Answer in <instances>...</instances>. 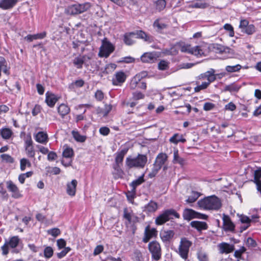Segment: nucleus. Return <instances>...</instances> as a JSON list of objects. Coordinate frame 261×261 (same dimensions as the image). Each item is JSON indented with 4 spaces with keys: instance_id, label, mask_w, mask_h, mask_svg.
Wrapping results in <instances>:
<instances>
[{
    "instance_id": "1",
    "label": "nucleus",
    "mask_w": 261,
    "mask_h": 261,
    "mask_svg": "<svg viewBox=\"0 0 261 261\" xmlns=\"http://www.w3.org/2000/svg\"><path fill=\"white\" fill-rule=\"evenodd\" d=\"M147 162L146 155L138 154L136 156H128L125 160V166L128 169H143Z\"/></svg>"
},
{
    "instance_id": "2",
    "label": "nucleus",
    "mask_w": 261,
    "mask_h": 261,
    "mask_svg": "<svg viewBox=\"0 0 261 261\" xmlns=\"http://www.w3.org/2000/svg\"><path fill=\"white\" fill-rule=\"evenodd\" d=\"M197 204L200 207L205 210H218L221 207L220 200L215 195L200 199Z\"/></svg>"
},
{
    "instance_id": "3",
    "label": "nucleus",
    "mask_w": 261,
    "mask_h": 261,
    "mask_svg": "<svg viewBox=\"0 0 261 261\" xmlns=\"http://www.w3.org/2000/svg\"><path fill=\"white\" fill-rule=\"evenodd\" d=\"M174 217L179 218L180 215L173 209H168L162 212L155 219V223L158 225L165 223Z\"/></svg>"
},
{
    "instance_id": "4",
    "label": "nucleus",
    "mask_w": 261,
    "mask_h": 261,
    "mask_svg": "<svg viewBox=\"0 0 261 261\" xmlns=\"http://www.w3.org/2000/svg\"><path fill=\"white\" fill-rule=\"evenodd\" d=\"M91 7L89 3L75 4L70 5L65 9V13L69 15H77L87 11Z\"/></svg>"
},
{
    "instance_id": "5",
    "label": "nucleus",
    "mask_w": 261,
    "mask_h": 261,
    "mask_svg": "<svg viewBox=\"0 0 261 261\" xmlns=\"http://www.w3.org/2000/svg\"><path fill=\"white\" fill-rule=\"evenodd\" d=\"M167 159L168 156L165 153H160L157 155L153 165V166L152 170L148 174V176L150 178L154 177L156 175L159 171L167 160Z\"/></svg>"
},
{
    "instance_id": "6",
    "label": "nucleus",
    "mask_w": 261,
    "mask_h": 261,
    "mask_svg": "<svg viewBox=\"0 0 261 261\" xmlns=\"http://www.w3.org/2000/svg\"><path fill=\"white\" fill-rule=\"evenodd\" d=\"M114 50L113 45L105 38L101 42V45L99 48L98 56L101 58H108Z\"/></svg>"
},
{
    "instance_id": "7",
    "label": "nucleus",
    "mask_w": 261,
    "mask_h": 261,
    "mask_svg": "<svg viewBox=\"0 0 261 261\" xmlns=\"http://www.w3.org/2000/svg\"><path fill=\"white\" fill-rule=\"evenodd\" d=\"M177 46L182 53H186L193 55L196 56H201L204 52L199 46L192 47L190 45L185 44H179Z\"/></svg>"
},
{
    "instance_id": "8",
    "label": "nucleus",
    "mask_w": 261,
    "mask_h": 261,
    "mask_svg": "<svg viewBox=\"0 0 261 261\" xmlns=\"http://www.w3.org/2000/svg\"><path fill=\"white\" fill-rule=\"evenodd\" d=\"M192 245V242L187 238H182L181 239L178 247V254L183 259H186L188 258L189 249Z\"/></svg>"
},
{
    "instance_id": "9",
    "label": "nucleus",
    "mask_w": 261,
    "mask_h": 261,
    "mask_svg": "<svg viewBox=\"0 0 261 261\" xmlns=\"http://www.w3.org/2000/svg\"><path fill=\"white\" fill-rule=\"evenodd\" d=\"M148 250L151 254L152 258L155 260L160 259L162 255L161 247L156 241H153L148 244Z\"/></svg>"
},
{
    "instance_id": "10",
    "label": "nucleus",
    "mask_w": 261,
    "mask_h": 261,
    "mask_svg": "<svg viewBox=\"0 0 261 261\" xmlns=\"http://www.w3.org/2000/svg\"><path fill=\"white\" fill-rule=\"evenodd\" d=\"M128 150V148L127 147H121L117 153L116 157L115 158V163L117 164V170L119 173V176H121L123 174V171L120 169L121 166L123 165V160L124 156L127 153Z\"/></svg>"
},
{
    "instance_id": "11",
    "label": "nucleus",
    "mask_w": 261,
    "mask_h": 261,
    "mask_svg": "<svg viewBox=\"0 0 261 261\" xmlns=\"http://www.w3.org/2000/svg\"><path fill=\"white\" fill-rule=\"evenodd\" d=\"M183 217L185 220H190L195 218H201L206 219L207 216L205 215L198 213L192 209L186 208L184 211Z\"/></svg>"
},
{
    "instance_id": "12",
    "label": "nucleus",
    "mask_w": 261,
    "mask_h": 261,
    "mask_svg": "<svg viewBox=\"0 0 261 261\" xmlns=\"http://www.w3.org/2000/svg\"><path fill=\"white\" fill-rule=\"evenodd\" d=\"M222 220L223 229L225 231L233 232L234 231L235 225L228 215L223 214Z\"/></svg>"
},
{
    "instance_id": "13",
    "label": "nucleus",
    "mask_w": 261,
    "mask_h": 261,
    "mask_svg": "<svg viewBox=\"0 0 261 261\" xmlns=\"http://www.w3.org/2000/svg\"><path fill=\"white\" fill-rule=\"evenodd\" d=\"M157 232L158 231L155 228H150L149 226H147L145 229L143 242L144 243H147L151 238L156 237Z\"/></svg>"
},
{
    "instance_id": "14",
    "label": "nucleus",
    "mask_w": 261,
    "mask_h": 261,
    "mask_svg": "<svg viewBox=\"0 0 261 261\" xmlns=\"http://www.w3.org/2000/svg\"><path fill=\"white\" fill-rule=\"evenodd\" d=\"M215 72V70L214 69L211 68L210 70L200 74L198 76V79L199 80L206 79L208 82L212 83L215 81L216 79Z\"/></svg>"
},
{
    "instance_id": "15",
    "label": "nucleus",
    "mask_w": 261,
    "mask_h": 261,
    "mask_svg": "<svg viewBox=\"0 0 261 261\" xmlns=\"http://www.w3.org/2000/svg\"><path fill=\"white\" fill-rule=\"evenodd\" d=\"M7 188L12 193V197L14 198H19L22 196L18 187L12 181L7 182Z\"/></svg>"
},
{
    "instance_id": "16",
    "label": "nucleus",
    "mask_w": 261,
    "mask_h": 261,
    "mask_svg": "<svg viewBox=\"0 0 261 261\" xmlns=\"http://www.w3.org/2000/svg\"><path fill=\"white\" fill-rule=\"evenodd\" d=\"M156 53H145L141 57V60L144 63H153L157 59Z\"/></svg>"
},
{
    "instance_id": "17",
    "label": "nucleus",
    "mask_w": 261,
    "mask_h": 261,
    "mask_svg": "<svg viewBox=\"0 0 261 261\" xmlns=\"http://www.w3.org/2000/svg\"><path fill=\"white\" fill-rule=\"evenodd\" d=\"M144 175L140 176L138 179L133 180L130 184V186L132 188L131 189V198H134V195L136 194V188L144 182Z\"/></svg>"
},
{
    "instance_id": "18",
    "label": "nucleus",
    "mask_w": 261,
    "mask_h": 261,
    "mask_svg": "<svg viewBox=\"0 0 261 261\" xmlns=\"http://www.w3.org/2000/svg\"><path fill=\"white\" fill-rule=\"evenodd\" d=\"M158 208V203L153 201L150 200L148 203L146 204L143 207V211L146 214H150L155 212Z\"/></svg>"
},
{
    "instance_id": "19",
    "label": "nucleus",
    "mask_w": 261,
    "mask_h": 261,
    "mask_svg": "<svg viewBox=\"0 0 261 261\" xmlns=\"http://www.w3.org/2000/svg\"><path fill=\"white\" fill-rule=\"evenodd\" d=\"M59 97L55 94L49 92L46 93L45 102L49 107H54Z\"/></svg>"
},
{
    "instance_id": "20",
    "label": "nucleus",
    "mask_w": 261,
    "mask_h": 261,
    "mask_svg": "<svg viewBox=\"0 0 261 261\" xmlns=\"http://www.w3.org/2000/svg\"><path fill=\"white\" fill-rule=\"evenodd\" d=\"M127 77L123 71H119L115 73V86H121Z\"/></svg>"
},
{
    "instance_id": "21",
    "label": "nucleus",
    "mask_w": 261,
    "mask_h": 261,
    "mask_svg": "<svg viewBox=\"0 0 261 261\" xmlns=\"http://www.w3.org/2000/svg\"><path fill=\"white\" fill-rule=\"evenodd\" d=\"M220 252L223 253H229L232 252L234 249L233 245H230L227 243H222L219 245Z\"/></svg>"
},
{
    "instance_id": "22",
    "label": "nucleus",
    "mask_w": 261,
    "mask_h": 261,
    "mask_svg": "<svg viewBox=\"0 0 261 261\" xmlns=\"http://www.w3.org/2000/svg\"><path fill=\"white\" fill-rule=\"evenodd\" d=\"M18 0H1L0 8L4 10L12 8L18 2Z\"/></svg>"
},
{
    "instance_id": "23",
    "label": "nucleus",
    "mask_w": 261,
    "mask_h": 261,
    "mask_svg": "<svg viewBox=\"0 0 261 261\" xmlns=\"http://www.w3.org/2000/svg\"><path fill=\"white\" fill-rule=\"evenodd\" d=\"M174 232L173 230H164L161 232L160 237L164 242H169L173 238Z\"/></svg>"
},
{
    "instance_id": "24",
    "label": "nucleus",
    "mask_w": 261,
    "mask_h": 261,
    "mask_svg": "<svg viewBox=\"0 0 261 261\" xmlns=\"http://www.w3.org/2000/svg\"><path fill=\"white\" fill-rule=\"evenodd\" d=\"M77 182L76 180L73 179L70 182L67 184V193L70 196H74Z\"/></svg>"
},
{
    "instance_id": "25",
    "label": "nucleus",
    "mask_w": 261,
    "mask_h": 261,
    "mask_svg": "<svg viewBox=\"0 0 261 261\" xmlns=\"http://www.w3.org/2000/svg\"><path fill=\"white\" fill-rule=\"evenodd\" d=\"M87 58L88 59H90V58L87 57L86 55L75 58L73 60V64L74 66L77 69H82Z\"/></svg>"
},
{
    "instance_id": "26",
    "label": "nucleus",
    "mask_w": 261,
    "mask_h": 261,
    "mask_svg": "<svg viewBox=\"0 0 261 261\" xmlns=\"http://www.w3.org/2000/svg\"><path fill=\"white\" fill-rule=\"evenodd\" d=\"M146 75V72H141L138 74L136 75L131 80L130 83V88L131 89H135L139 82L140 81L141 79L145 76Z\"/></svg>"
},
{
    "instance_id": "27",
    "label": "nucleus",
    "mask_w": 261,
    "mask_h": 261,
    "mask_svg": "<svg viewBox=\"0 0 261 261\" xmlns=\"http://www.w3.org/2000/svg\"><path fill=\"white\" fill-rule=\"evenodd\" d=\"M134 36L135 34L134 32L125 33L123 36L124 43L127 45H133L135 42Z\"/></svg>"
},
{
    "instance_id": "28",
    "label": "nucleus",
    "mask_w": 261,
    "mask_h": 261,
    "mask_svg": "<svg viewBox=\"0 0 261 261\" xmlns=\"http://www.w3.org/2000/svg\"><path fill=\"white\" fill-rule=\"evenodd\" d=\"M191 226L197 229L198 231L205 230L207 228L206 222L198 221H193L191 222Z\"/></svg>"
},
{
    "instance_id": "29",
    "label": "nucleus",
    "mask_w": 261,
    "mask_h": 261,
    "mask_svg": "<svg viewBox=\"0 0 261 261\" xmlns=\"http://www.w3.org/2000/svg\"><path fill=\"white\" fill-rule=\"evenodd\" d=\"M58 111L61 116L64 118L65 116L70 112V109L67 105L62 103L58 107Z\"/></svg>"
},
{
    "instance_id": "30",
    "label": "nucleus",
    "mask_w": 261,
    "mask_h": 261,
    "mask_svg": "<svg viewBox=\"0 0 261 261\" xmlns=\"http://www.w3.org/2000/svg\"><path fill=\"white\" fill-rule=\"evenodd\" d=\"M134 32L135 34V36L137 35L136 38H137L144 39L145 41H148L149 42H151L152 40V38L143 31H137L136 32Z\"/></svg>"
},
{
    "instance_id": "31",
    "label": "nucleus",
    "mask_w": 261,
    "mask_h": 261,
    "mask_svg": "<svg viewBox=\"0 0 261 261\" xmlns=\"http://www.w3.org/2000/svg\"><path fill=\"white\" fill-rule=\"evenodd\" d=\"M35 138L37 142L42 144H45L47 142V135L43 132H38Z\"/></svg>"
},
{
    "instance_id": "32",
    "label": "nucleus",
    "mask_w": 261,
    "mask_h": 261,
    "mask_svg": "<svg viewBox=\"0 0 261 261\" xmlns=\"http://www.w3.org/2000/svg\"><path fill=\"white\" fill-rule=\"evenodd\" d=\"M12 135L13 132L12 130L9 128L5 127L0 129V136L4 139L7 140L10 139Z\"/></svg>"
},
{
    "instance_id": "33",
    "label": "nucleus",
    "mask_w": 261,
    "mask_h": 261,
    "mask_svg": "<svg viewBox=\"0 0 261 261\" xmlns=\"http://www.w3.org/2000/svg\"><path fill=\"white\" fill-rule=\"evenodd\" d=\"M173 155V163L174 164H179L181 166H184L185 164V160L179 156L178 150H174Z\"/></svg>"
},
{
    "instance_id": "34",
    "label": "nucleus",
    "mask_w": 261,
    "mask_h": 261,
    "mask_svg": "<svg viewBox=\"0 0 261 261\" xmlns=\"http://www.w3.org/2000/svg\"><path fill=\"white\" fill-rule=\"evenodd\" d=\"M169 141L171 143L177 144L179 142L184 143L186 141V140L183 138L181 135L175 134L170 138Z\"/></svg>"
},
{
    "instance_id": "35",
    "label": "nucleus",
    "mask_w": 261,
    "mask_h": 261,
    "mask_svg": "<svg viewBox=\"0 0 261 261\" xmlns=\"http://www.w3.org/2000/svg\"><path fill=\"white\" fill-rule=\"evenodd\" d=\"M197 257L199 261H210L208 254L202 249H198Z\"/></svg>"
},
{
    "instance_id": "36",
    "label": "nucleus",
    "mask_w": 261,
    "mask_h": 261,
    "mask_svg": "<svg viewBox=\"0 0 261 261\" xmlns=\"http://www.w3.org/2000/svg\"><path fill=\"white\" fill-rule=\"evenodd\" d=\"M19 241L20 239L18 236H13L10 238L8 241H6V243L10 247L15 248L18 245Z\"/></svg>"
},
{
    "instance_id": "37",
    "label": "nucleus",
    "mask_w": 261,
    "mask_h": 261,
    "mask_svg": "<svg viewBox=\"0 0 261 261\" xmlns=\"http://www.w3.org/2000/svg\"><path fill=\"white\" fill-rule=\"evenodd\" d=\"M2 70L6 74H9V69L7 66V62L4 57L0 56V76L1 75Z\"/></svg>"
},
{
    "instance_id": "38",
    "label": "nucleus",
    "mask_w": 261,
    "mask_h": 261,
    "mask_svg": "<svg viewBox=\"0 0 261 261\" xmlns=\"http://www.w3.org/2000/svg\"><path fill=\"white\" fill-rule=\"evenodd\" d=\"M200 194L199 192L196 191H192L189 196L187 199L186 200L187 203H192L195 202L197 199L199 197Z\"/></svg>"
},
{
    "instance_id": "39",
    "label": "nucleus",
    "mask_w": 261,
    "mask_h": 261,
    "mask_svg": "<svg viewBox=\"0 0 261 261\" xmlns=\"http://www.w3.org/2000/svg\"><path fill=\"white\" fill-rule=\"evenodd\" d=\"M241 87V86L240 85L236 84V83H232L229 85L226 86L224 90L225 91H229L230 92H237L240 90Z\"/></svg>"
},
{
    "instance_id": "40",
    "label": "nucleus",
    "mask_w": 261,
    "mask_h": 261,
    "mask_svg": "<svg viewBox=\"0 0 261 261\" xmlns=\"http://www.w3.org/2000/svg\"><path fill=\"white\" fill-rule=\"evenodd\" d=\"M133 214L132 211L128 210L126 207L123 210V218L127 220L129 223H131L133 221Z\"/></svg>"
},
{
    "instance_id": "41",
    "label": "nucleus",
    "mask_w": 261,
    "mask_h": 261,
    "mask_svg": "<svg viewBox=\"0 0 261 261\" xmlns=\"http://www.w3.org/2000/svg\"><path fill=\"white\" fill-rule=\"evenodd\" d=\"M84 81L82 80H78L69 85L68 88L70 90H73L75 88L82 87L84 85Z\"/></svg>"
},
{
    "instance_id": "42",
    "label": "nucleus",
    "mask_w": 261,
    "mask_h": 261,
    "mask_svg": "<svg viewBox=\"0 0 261 261\" xmlns=\"http://www.w3.org/2000/svg\"><path fill=\"white\" fill-rule=\"evenodd\" d=\"M71 133L73 137L76 141L79 142H84L85 141L86 137L80 135L77 131L72 130Z\"/></svg>"
},
{
    "instance_id": "43",
    "label": "nucleus",
    "mask_w": 261,
    "mask_h": 261,
    "mask_svg": "<svg viewBox=\"0 0 261 261\" xmlns=\"http://www.w3.org/2000/svg\"><path fill=\"white\" fill-rule=\"evenodd\" d=\"M155 9L160 12L163 10L166 6V2L165 0H157L154 3Z\"/></svg>"
},
{
    "instance_id": "44",
    "label": "nucleus",
    "mask_w": 261,
    "mask_h": 261,
    "mask_svg": "<svg viewBox=\"0 0 261 261\" xmlns=\"http://www.w3.org/2000/svg\"><path fill=\"white\" fill-rule=\"evenodd\" d=\"M44 256L45 258L48 259L51 258L54 254V250L50 246L45 247L44 251Z\"/></svg>"
},
{
    "instance_id": "45",
    "label": "nucleus",
    "mask_w": 261,
    "mask_h": 261,
    "mask_svg": "<svg viewBox=\"0 0 261 261\" xmlns=\"http://www.w3.org/2000/svg\"><path fill=\"white\" fill-rule=\"evenodd\" d=\"M28 166L30 167L31 166V163L29 160L25 158H22L20 161V168L21 171H24L26 167Z\"/></svg>"
},
{
    "instance_id": "46",
    "label": "nucleus",
    "mask_w": 261,
    "mask_h": 261,
    "mask_svg": "<svg viewBox=\"0 0 261 261\" xmlns=\"http://www.w3.org/2000/svg\"><path fill=\"white\" fill-rule=\"evenodd\" d=\"M242 68L240 64H237L232 66H227L225 67V70L228 72H234L239 71Z\"/></svg>"
},
{
    "instance_id": "47",
    "label": "nucleus",
    "mask_w": 261,
    "mask_h": 261,
    "mask_svg": "<svg viewBox=\"0 0 261 261\" xmlns=\"http://www.w3.org/2000/svg\"><path fill=\"white\" fill-rule=\"evenodd\" d=\"M207 7V5L201 1H197L192 3L189 5V7L193 8H201L204 9Z\"/></svg>"
},
{
    "instance_id": "48",
    "label": "nucleus",
    "mask_w": 261,
    "mask_h": 261,
    "mask_svg": "<svg viewBox=\"0 0 261 261\" xmlns=\"http://www.w3.org/2000/svg\"><path fill=\"white\" fill-rule=\"evenodd\" d=\"M74 155L73 150L71 148L67 147L63 152V156L65 158H70Z\"/></svg>"
},
{
    "instance_id": "49",
    "label": "nucleus",
    "mask_w": 261,
    "mask_h": 261,
    "mask_svg": "<svg viewBox=\"0 0 261 261\" xmlns=\"http://www.w3.org/2000/svg\"><path fill=\"white\" fill-rule=\"evenodd\" d=\"M169 62L166 60H161L158 63V68L161 70H165L169 68Z\"/></svg>"
},
{
    "instance_id": "50",
    "label": "nucleus",
    "mask_w": 261,
    "mask_h": 261,
    "mask_svg": "<svg viewBox=\"0 0 261 261\" xmlns=\"http://www.w3.org/2000/svg\"><path fill=\"white\" fill-rule=\"evenodd\" d=\"M242 32L248 35H251L255 32V28L253 24H250L244 29V30H243Z\"/></svg>"
},
{
    "instance_id": "51",
    "label": "nucleus",
    "mask_w": 261,
    "mask_h": 261,
    "mask_svg": "<svg viewBox=\"0 0 261 261\" xmlns=\"http://www.w3.org/2000/svg\"><path fill=\"white\" fill-rule=\"evenodd\" d=\"M1 158L2 161L9 163H13L14 162V159L9 154H2L1 155Z\"/></svg>"
},
{
    "instance_id": "52",
    "label": "nucleus",
    "mask_w": 261,
    "mask_h": 261,
    "mask_svg": "<svg viewBox=\"0 0 261 261\" xmlns=\"http://www.w3.org/2000/svg\"><path fill=\"white\" fill-rule=\"evenodd\" d=\"M47 232L48 234H50L54 237H57L61 233L60 230L58 228H54L48 229Z\"/></svg>"
},
{
    "instance_id": "53",
    "label": "nucleus",
    "mask_w": 261,
    "mask_h": 261,
    "mask_svg": "<svg viewBox=\"0 0 261 261\" xmlns=\"http://www.w3.org/2000/svg\"><path fill=\"white\" fill-rule=\"evenodd\" d=\"M26 153L30 158H34L35 155V151L33 146L25 147Z\"/></svg>"
},
{
    "instance_id": "54",
    "label": "nucleus",
    "mask_w": 261,
    "mask_h": 261,
    "mask_svg": "<svg viewBox=\"0 0 261 261\" xmlns=\"http://www.w3.org/2000/svg\"><path fill=\"white\" fill-rule=\"evenodd\" d=\"M246 249L244 247H241L240 249L236 250L234 253V256L237 258H241L242 254L244 253Z\"/></svg>"
},
{
    "instance_id": "55",
    "label": "nucleus",
    "mask_w": 261,
    "mask_h": 261,
    "mask_svg": "<svg viewBox=\"0 0 261 261\" xmlns=\"http://www.w3.org/2000/svg\"><path fill=\"white\" fill-rule=\"evenodd\" d=\"M166 25L163 23H160L159 20H156L153 23V27L158 30H162L166 28Z\"/></svg>"
},
{
    "instance_id": "56",
    "label": "nucleus",
    "mask_w": 261,
    "mask_h": 261,
    "mask_svg": "<svg viewBox=\"0 0 261 261\" xmlns=\"http://www.w3.org/2000/svg\"><path fill=\"white\" fill-rule=\"evenodd\" d=\"M95 97L98 101H101L104 97L103 93L101 90H97L95 93Z\"/></svg>"
},
{
    "instance_id": "57",
    "label": "nucleus",
    "mask_w": 261,
    "mask_h": 261,
    "mask_svg": "<svg viewBox=\"0 0 261 261\" xmlns=\"http://www.w3.org/2000/svg\"><path fill=\"white\" fill-rule=\"evenodd\" d=\"M215 107V105L211 102H205L203 105V110L208 111L213 110Z\"/></svg>"
},
{
    "instance_id": "58",
    "label": "nucleus",
    "mask_w": 261,
    "mask_h": 261,
    "mask_svg": "<svg viewBox=\"0 0 261 261\" xmlns=\"http://www.w3.org/2000/svg\"><path fill=\"white\" fill-rule=\"evenodd\" d=\"M224 28L226 30L229 31V36L231 37H233L234 36V31H233V28L232 26L230 24H225L224 25Z\"/></svg>"
},
{
    "instance_id": "59",
    "label": "nucleus",
    "mask_w": 261,
    "mask_h": 261,
    "mask_svg": "<svg viewBox=\"0 0 261 261\" xmlns=\"http://www.w3.org/2000/svg\"><path fill=\"white\" fill-rule=\"evenodd\" d=\"M57 158V154L54 151H49L47 154V160L49 161H53Z\"/></svg>"
},
{
    "instance_id": "60",
    "label": "nucleus",
    "mask_w": 261,
    "mask_h": 261,
    "mask_svg": "<svg viewBox=\"0 0 261 261\" xmlns=\"http://www.w3.org/2000/svg\"><path fill=\"white\" fill-rule=\"evenodd\" d=\"M240 220L242 223L246 224H250L251 222V220L246 216L241 215L240 217Z\"/></svg>"
},
{
    "instance_id": "61",
    "label": "nucleus",
    "mask_w": 261,
    "mask_h": 261,
    "mask_svg": "<svg viewBox=\"0 0 261 261\" xmlns=\"http://www.w3.org/2000/svg\"><path fill=\"white\" fill-rule=\"evenodd\" d=\"M25 147L33 146V141L31 135H28L25 139Z\"/></svg>"
},
{
    "instance_id": "62",
    "label": "nucleus",
    "mask_w": 261,
    "mask_h": 261,
    "mask_svg": "<svg viewBox=\"0 0 261 261\" xmlns=\"http://www.w3.org/2000/svg\"><path fill=\"white\" fill-rule=\"evenodd\" d=\"M246 245L248 247H255L256 246V243L252 238H248L246 240Z\"/></svg>"
},
{
    "instance_id": "63",
    "label": "nucleus",
    "mask_w": 261,
    "mask_h": 261,
    "mask_svg": "<svg viewBox=\"0 0 261 261\" xmlns=\"http://www.w3.org/2000/svg\"><path fill=\"white\" fill-rule=\"evenodd\" d=\"M248 25L249 22L246 19H242L240 20L239 28L241 29L242 31L244 30Z\"/></svg>"
},
{
    "instance_id": "64",
    "label": "nucleus",
    "mask_w": 261,
    "mask_h": 261,
    "mask_svg": "<svg viewBox=\"0 0 261 261\" xmlns=\"http://www.w3.org/2000/svg\"><path fill=\"white\" fill-rule=\"evenodd\" d=\"M261 177V169H259L254 171V182L257 180H260L259 178Z\"/></svg>"
}]
</instances>
